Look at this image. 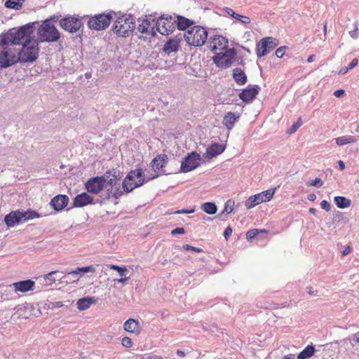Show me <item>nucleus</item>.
I'll use <instances>...</instances> for the list:
<instances>
[{
  "label": "nucleus",
  "mask_w": 359,
  "mask_h": 359,
  "mask_svg": "<svg viewBox=\"0 0 359 359\" xmlns=\"http://www.w3.org/2000/svg\"><path fill=\"white\" fill-rule=\"evenodd\" d=\"M104 177V178L105 177L107 178V179H105L107 184L110 186L115 185L118 180L116 175L114 174H111V171L106 172Z\"/></svg>",
  "instance_id": "39"
},
{
  "label": "nucleus",
  "mask_w": 359,
  "mask_h": 359,
  "mask_svg": "<svg viewBox=\"0 0 359 359\" xmlns=\"http://www.w3.org/2000/svg\"><path fill=\"white\" fill-rule=\"evenodd\" d=\"M285 49H286V46H280V47L278 48L275 53L276 56L278 58L283 57V56L285 54Z\"/></svg>",
  "instance_id": "48"
},
{
  "label": "nucleus",
  "mask_w": 359,
  "mask_h": 359,
  "mask_svg": "<svg viewBox=\"0 0 359 359\" xmlns=\"http://www.w3.org/2000/svg\"><path fill=\"white\" fill-rule=\"evenodd\" d=\"M257 204L256 199H255V196H250L245 201V205L246 208L250 209L253 207L256 206Z\"/></svg>",
  "instance_id": "42"
},
{
  "label": "nucleus",
  "mask_w": 359,
  "mask_h": 359,
  "mask_svg": "<svg viewBox=\"0 0 359 359\" xmlns=\"http://www.w3.org/2000/svg\"><path fill=\"white\" fill-rule=\"evenodd\" d=\"M225 11L230 16H232L233 13L235 12L232 8H226L225 9Z\"/></svg>",
  "instance_id": "58"
},
{
  "label": "nucleus",
  "mask_w": 359,
  "mask_h": 359,
  "mask_svg": "<svg viewBox=\"0 0 359 359\" xmlns=\"http://www.w3.org/2000/svg\"><path fill=\"white\" fill-rule=\"evenodd\" d=\"M353 340L357 344L359 345V333H355L353 335Z\"/></svg>",
  "instance_id": "61"
},
{
  "label": "nucleus",
  "mask_w": 359,
  "mask_h": 359,
  "mask_svg": "<svg viewBox=\"0 0 359 359\" xmlns=\"http://www.w3.org/2000/svg\"><path fill=\"white\" fill-rule=\"evenodd\" d=\"M95 303L93 297H86L78 300L77 308L80 311L88 309L92 304Z\"/></svg>",
  "instance_id": "32"
},
{
  "label": "nucleus",
  "mask_w": 359,
  "mask_h": 359,
  "mask_svg": "<svg viewBox=\"0 0 359 359\" xmlns=\"http://www.w3.org/2000/svg\"><path fill=\"white\" fill-rule=\"evenodd\" d=\"M334 203L339 208H348L351 205V201L344 196L334 197Z\"/></svg>",
  "instance_id": "37"
},
{
  "label": "nucleus",
  "mask_w": 359,
  "mask_h": 359,
  "mask_svg": "<svg viewBox=\"0 0 359 359\" xmlns=\"http://www.w3.org/2000/svg\"><path fill=\"white\" fill-rule=\"evenodd\" d=\"M315 353V348L313 346H307L298 355V359H307L311 358Z\"/></svg>",
  "instance_id": "34"
},
{
  "label": "nucleus",
  "mask_w": 359,
  "mask_h": 359,
  "mask_svg": "<svg viewBox=\"0 0 359 359\" xmlns=\"http://www.w3.org/2000/svg\"><path fill=\"white\" fill-rule=\"evenodd\" d=\"M229 45L228 39L222 35H215L211 37L209 41V48L215 53L217 51H223L227 50Z\"/></svg>",
  "instance_id": "15"
},
{
  "label": "nucleus",
  "mask_w": 359,
  "mask_h": 359,
  "mask_svg": "<svg viewBox=\"0 0 359 359\" xmlns=\"http://www.w3.org/2000/svg\"><path fill=\"white\" fill-rule=\"evenodd\" d=\"M135 29V21L132 15L124 14L118 17L112 25V32L118 37L127 38Z\"/></svg>",
  "instance_id": "2"
},
{
  "label": "nucleus",
  "mask_w": 359,
  "mask_h": 359,
  "mask_svg": "<svg viewBox=\"0 0 359 359\" xmlns=\"http://www.w3.org/2000/svg\"><path fill=\"white\" fill-rule=\"evenodd\" d=\"M124 330L136 335L140 333L141 328L139 322L133 318L127 320L123 325Z\"/></svg>",
  "instance_id": "21"
},
{
  "label": "nucleus",
  "mask_w": 359,
  "mask_h": 359,
  "mask_svg": "<svg viewBox=\"0 0 359 359\" xmlns=\"http://www.w3.org/2000/svg\"><path fill=\"white\" fill-rule=\"evenodd\" d=\"M155 26L160 34L168 35L175 29V20L171 15H163L158 18Z\"/></svg>",
  "instance_id": "10"
},
{
  "label": "nucleus",
  "mask_w": 359,
  "mask_h": 359,
  "mask_svg": "<svg viewBox=\"0 0 359 359\" xmlns=\"http://www.w3.org/2000/svg\"><path fill=\"white\" fill-rule=\"evenodd\" d=\"M351 252V248L349 246L346 247L344 251L342 252L343 255H347Z\"/></svg>",
  "instance_id": "62"
},
{
  "label": "nucleus",
  "mask_w": 359,
  "mask_h": 359,
  "mask_svg": "<svg viewBox=\"0 0 359 359\" xmlns=\"http://www.w3.org/2000/svg\"><path fill=\"white\" fill-rule=\"evenodd\" d=\"M137 32L139 39H149L156 35L155 21L150 18H139L137 21Z\"/></svg>",
  "instance_id": "8"
},
{
  "label": "nucleus",
  "mask_w": 359,
  "mask_h": 359,
  "mask_svg": "<svg viewBox=\"0 0 359 359\" xmlns=\"http://www.w3.org/2000/svg\"><path fill=\"white\" fill-rule=\"evenodd\" d=\"M201 209L205 213L213 215L217 212V208L214 203L206 202L201 205Z\"/></svg>",
  "instance_id": "36"
},
{
  "label": "nucleus",
  "mask_w": 359,
  "mask_h": 359,
  "mask_svg": "<svg viewBox=\"0 0 359 359\" xmlns=\"http://www.w3.org/2000/svg\"><path fill=\"white\" fill-rule=\"evenodd\" d=\"M69 201V200L67 196L59 194L52 198L50 205L56 211H60L67 207Z\"/></svg>",
  "instance_id": "18"
},
{
  "label": "nucleus",
  "mask_w": 359,
  "mask_h": 359,
  "mask_svg": "<svg viewBox=\"0 0 359 359\" xmlns=\"http://www.w3.org/2000/svg\"><path fill=\"white\" fill-rule=\"evenodd\" d=\"M231 233L232 229L230 227H227L224 232V236L225 237L226 239H227L228 237L231 234Z\"/></svg>",
  "instance_id": "55"
},
{
  "label": "nucleus",
  "mask_w": 359,
  "mask_h": 359,
  "mask_svg": "<svg viewBox=\"0 0 359 359\" xmlns=\"http://www.w3.org/2000/svg\"><path fill=\"white\" fill-rule=\"evenodd\" d=\"M235 202L232 199H229L224 205L223 212L226 214L231 213L234 209Z\"/></svg>",
  "instance_id": "41"
},
{
  "label": "nucleus",
  "mask_w": 359,
  "mask_h": 359,
  "mask_svg": "<svg viewBox=\"0 0 359 359\" xmlns=\"http://www.w3.org/2000/svg\"><path fill=\"white\" fill-rule=\"evenodd\" d=\"M57 271H51L44 276V279L48 281L49 284L54 283L55 282V278L53 277V275L55 274Z\"/></svg>",
  "instance_id": "43"
},
{
  "label": "nucleus",
  "mask_w": 359,
  "mask_h": 359,
  "mask_svg": "<svg viewBox=\"0 0 359 359\" xmlns=\"http://www.w3.org/2000/svg\"><path fill=\"white\" fill-rule=\"evenodd\" d=\"M19 217L21 222H25L34 218H39L40 216L36 212L29 210L25 212L19 211Z\"/></svg>",
  "instance_id": "31"
},
{
  "label": "nucleus",
  "mask_w": 359,
  "mask_h": 359,
  "mask_svg": "<svg viewBox=\"0 0 359 359\" xmlns=\"http://www.w3.org/2000/svg\"><path fill=\"white\" fill-rule=\"evenodd\" d=\"M182 248L185 250H191V251H194L196 252H203V249H201L200 248H197V247H194V246L189 245L188 244L183 245Z\"/></svg>",
  "instance_id": "44"
},
{
  "label": "nucleus",
  "mask_w": 359,
  "mask_h": 359,
  "mask_svg": "<svg viewBox=\"0 0 359 359\" xmlns=\"http://www.w3.org/2000/svg\"><path fill=\"white\" fill-rule=\"evenodd\" d=\"M37 35L41 42H55L60 38V33L49 20H45L41 25L38 29Z\"/></svg>",
  "instance_id": "6"
},
{
  "label": "nucleus",
  "mask_w": 359,
  "mask_h": 359,
  "mask_svg": "<svg viewBox=\"0 0 359 359\" xmlns=\"http://www.w3.org/2000/svg\"><path fill=\"white\" fill-rule=\"evenodd\" d=\"M316 198V196L314 194H311L308 196V199L309 201H314Z\"/></svg>",
  "instance_id": "64"
},
{
  "label": "nucleus",
  "mask_w": 359,
  "mask_h": 359,
  "mask_svg": "<svg viewBox=\"0 0 359 359\" xmlns=\"http://www.w3.org/2000/svg\"><path fill=\"white\" fill-rule=\"evenodd\" d=\"M184 39L187 43L194 46H203L208 39V31L203 27L194 25L185 32Z\"/></svg>",
  "instance_id": "5"
},
{
  "label": "nucleus",
  "mask_w": 359,
  "mask_h": 359,
  "mask_svg": "<svg viewBox=\"0 0 359 359\" xmlns=\"http://www.w3.org/2000/svg\"><path fill=\"white\" fill-rule=\"evenodd\" d=\"M358 63V60L357 58H354L351 63L348 65V67L350 69L354 68Z\"/></svg>",
  "instance_id": "53"
},
{
  "label": "nucleus",
  "mask_w": 359,
  "mask_h": 359,
  "mask_svg": "<svg viewBox=\"0 0 359 359\" xmlns=\"http://www.w3.org/2000/svg\"><path fill=\"white\" fill-rule=\"evenodd\" d=\"M338 164L340 170H344L345 169V164L342 161H339Z\"/></svg>",
  "instance_id": "60"
},
{
  "label": "nucleus",
  "mask_w": 359,
  "mask_h": 359,
  "mask_svg": "<svg viewBox=\"0 0 359 359\" xmlns=\"http://www.w3.org/2000/svg\"><path fill=\"white\" fill-rule=\"evenodd\" d=\"M168 162V156L165 154L156 156L151 161V167L156 170H159L165 166Z\"/></svg>",
  "instance_id": "23"
},
{
  "label": "nucleus",
  "mask_w": 359,
  "mask_h": 359,
  "mask_svg": "<svg viewBox=\"0 0 359 359\" xmlns=\"http://www.w3.org/2000/svg\"><path fill=\"white\" fill-rule=\"evenodd\" d=\"M278 46L277 40L273 37H266L262 39L257 44V55L262 57Z\"/></svg>",
  "instance_id": "12"
},
{
  "label": "nucleus",
  "mask_w": 359,
  "mask_h": 359,
  "mask_svg": "<svg viewBox=\"0 0 359 359\" xmlns=\"http://www.w3.org/2000/svg\"><path fill=\"white\" fill-rule=\"evenodd\" d=\"M323 182L320 178H316L314 180L309 182L307 185L312 187H320Z\"/></svg>",
  "instance_id": "46"
},
{
  "label": "nucleus",
  "mask_w": 359,
  "mask_h": 359,
  "mask_svg": "<svg viewBox=\"0 0 359 359\" xmlns=\"http://www.w3.org/2000/svg\"><path fill=\"white\" fill-rule=\"evenodd\" d=\"M34 281L32 280H25L13 283L12 287L15 292H27L32 291L34 288Z\"/></svg>",
  "instance_id": "19"
},
{
  "label": "nucleus",
  "mask_w": 359,
  "mask_h": 359,
  "mask_svg": "<svg viewBox=\"0 0 359 359\" xmlns=\"http://www.w3.org/2000/svg\"><path fill=\"white\" fill-rule=\"evenodd\" d=\"M33 27L30 24L25 25L20 27L18 29H11L2 37L5 39L8 43L11 42L15 45H22L24 43L30 41L33 39Z\"/></svg>",
  "instance_id": "3"
},
{
  "label": "nucleus",
  "mask_w": 359,
  "mask_h": 359,
  "mask_svg": "<svg viewBox=\"0 0 359 359\" xmlns=\"http://www.w3.org/2000/svg\"><path fill=\"white\" fill-rule=\"evenodd\" d=\"M225 148L226 147L224 144L219 143L212 144L207 149V154L211 158L215 157L222 154L224 151Z\"/></svg>",
  "instance_id": "24"
},
{
  "label": "nucleus",
  "mask_w": 359,
  "mask_h": 359,
  "mask_svg": "<svg viewBox=\"0 0 359 359\" xmlns=\"http://www.w3.org/2000/svg\"><path fill=\"white\" fill-rule=\"evenodd\" d=\"M260 87L257 85L248 86L239 93V98L245 103H251L259 94Z\"/></svg>",
  "instance_id": "17"
},
{
  "label": "nucleus",
  "mask_w": 359,
  "mask_h": 359,
  "mask_svg": "<svg viewBox=\"0 0 359 359\" xmlns=\"http://www.w3.org/2000/svg\"><path fill=\"white\" fill-rule=\"evenodd\" d=\"M26 0H7L5 3V6L8 8L18 11L22 8V4Z\"/></svg>",
  "instance_id": "35"
},
{
  "label": "nucleus",
  "mask_w": 359,
  "mask_h": 359,
  "mask_svg": "<svg viewBox=\"0 0 359 359\" xmlns=\"http://www.w3.org/2000/svg\"><path fill=\"white\" fill-rule=\"evenodd\" d=\"M235 55L233 49H227L224 53H217L213 57V61L217 67L226 68L233 63Z\"/></svg>",
  "instance_id": "11"
},
{
  "label": "nucleus",
  "mask_w": 359,
  "mask_h": 359,
  "mask_svg": "<svg viewBox=\"0 0 359 359\" xmlns=\"http://www.w3.org/2000/svg\"><path fill=\"white\" fill-rule=\"evenodd\" d=\"M95 273V269L93 266H88L83 267H78L74 271H72L67 273V276H72L74 278L73 281H77L79 280L78 275L80 273Z\"/></svg>",
  "instance_id": "29"
},
{
  "label": "nucleus",
  "mask_w": 359,
  "mask_h": 359,
  "mask_svg": "<svg viewBox=\"0 0 359 359\" xmlns=\"http://www.w3.org/2000/svg\"><path fill=\"white\" fill-rule=\"evenodd\" d=\"M239 117V116H236L233 112H228L223 118L222 124L229 130H231Z\"/></svg>",
  "instance_id": "25"
},
{
  "label": "nucleus",
  "mask_w": 359,
  "mask_h": 359,
  "mask_svg": "<svg viewBox=\"0 0 359 359\" xmlns=\"http://www.w3.org/2000/svg\"><path fill=\"white\" fill-rule=\"evenodd\" d=\"M201 156L196 151H193L184 158L180 166V170L188 172L200 165Z\"/></svg>",
  "instance_id": "13"
},
{
  "label": "nucleus",
  "mask_w": 359,
  "mask_h": 359,
  "mask_svg": "<svg viewBox=\"0 0 359 359\" xmlns=\"http://www.w3.org/2000/svg\"><path fill=\"white\" fill-rule=\"evenodd\" d=\"M349 34H350L351 36L353 39H357L358 36V34L357 31L350 32Z\"/></svg>",
  "instance_id": "59"
},
{
  "label": "nucleus",
  "mask_w": 359,
  "mask_h": 359,
  "mask_svg": "<svg viewBox=\"0 0 359 359\" xmlns=\"http://www.w3.org/2000/svg\"><path fill=\"white\" fill-rule=\"evenodd\" d=\"M4 221L8 227L14 226L20 222L19 211H12L5 217Z\"/></svg>",
  "instance_id": "28"
},
{
  "label": "nucleus",
  "mask_w": 359,
  "mask_h": 359,
  "mask_svg": "<svg viewBox=\"0 0 359 359\" xmlns=\"http://www.w3.org/2000/svg\"><path fill=\"white\" fill-rule=\"evenodd\" d=\"M320 207L322 209L326 210V211H330V203L325 201V200H323L320 202Z\"/></svg>",
  "instance_id": "50"
},
{
  "label": "nucleus",
  "mask_w": 359,
  "mask_h": 359,
  "mask_svg": "<svg viewBox=\"0 0 359 359\" xmlns=\"http://www.w3.org/2000/svg\"><path fill=\"white\" fill-rule=\"evenodd\" d=\"M185 233L184 229L182 227H177L171 231L172 235L184 234Z\"/></svg>",
  "instance_id": "51"
},
{
  "label": "nucleus",
  "mask_w": 359,
  "mask_h": 359,
  "mask_svg": "<svg viewBox=\"0 0 359 359\" xmlns=\"http://www.w3.org/2000/svg\"><path fill=\"white\" fill-rule=\"evenodd\" d=\"M236 20H239L243 24H249L251 22V20L249 17L241 15H240V17H238Z\"/></svg>",
  "instance_id": "49"
},
{
  "label": "nucleus",
  "mask_w": 359,
  "mask_h": 359,
  "mask_svg": "<svg viewBox=\"0 0 359 359\" xmlns=\"http://www.w3.org/2000/svg\"><path fill=\"white\" fill-rule=\"evenodd\" d=\"M147 359H163V357L158 355H150L147 358Z\"/></svg>",
  "instance_id": "63"
},
{
  "label": "nucleus",
  "mask_w": 359,
  "mask_h": 359,
  "mask_svg": "<svg viewBox=\"0 0 359 359\" xmlns=\"http://www.w3.org/2000/svg\"><path fill=\"white\" fill-rule=\"evenodd\" d=\"M60 25L65 31L75 33L83 26V23L79 18L68 16L60 20Z\"/></svg>",
  "instance_id": "14"
},
{
  "label": "nucleus",
  "mask_w": 359,
  "mask_h": 359,
  "mask_svg": "<svg viewBox=\"0 0 359 359\" xmlns=\"http://www.w3.org/2000/svg\"><path fill=\"white\" fill-rule=\"evenodd\" d=\"M180 48V43L177 40L175 39H170L168 41L163 47V50L170 54L171 53H175Z\"/></svg>",
  "instance_id": "30"
},
{
  "label": "nucleus",
  "mask_w": 359,
  "mask_h": 359,
  "mask_svg": "<svg viewBox=\"0 0 359 359\" xmlns=\"http://www.w3.org/2000/svg\"><path fill=\"white\" fill-rule=\"evenodd\" d=\"M121 344L126 348H130L133 346V341L130 337H125L121 340Z\"/></svg>",
  "instance_id": "45"
},
{
  "label": "nucleus",
  "mask_w": 359,
  "mask_h": 359,
  "mask_svg": "<svg viewBox=\"0 0 359 359\" xmlns=\"http://www.w3.org/2000/svg\"><path fill=\"white\" fill-rule=\"evenodd\" d=\"M39 47L38 41L34 38L24 43L19 50V62L22 63L33 62L39 57Z\"/></svg>",
  "instance_id": "4"
},
{
  "label": "nucleus",
  "mask_w": 359,
  "mask_h": 359,
  "mask_svg": "<svg viewBox=\"0 0 359 359\" xmlns=\"http://www.w3.org/2000/svg\"><path fill=\"white\" fill-rule=\"evenodd\" d=\"M260 233H267L268 231L266 229H253L249 230L246 233V238L248 241H250V240L255 238Z\"/></svg>",
  "instance_id": "38"
},
{
  "label": "nucleus",
  "mask_w": 359,
  "mask_h": 359,
  "mask_svg": "<svg viewBox=\"0 0 359 359\" xmlns=\"http://www.w3.org/2000/svg\"><path fill=\"white\" fill-rule=\"evenodd\" d=\"M144 175L142 169H135L128 172L123 182L125 191L130 192L143 184Z\"/></svg>",
  "instance_id": "7"
},
{
  "label": "nucleus",
  "mask_w": 359,
  "mask_h": 359,
  "mask_svg": "<svg viewBox=\"0 0 359 359\" xmlns=\"http://www.w3.org/2000/svg\"><path fill=\"white\" fill-rule=\"evenodd\" d=\"M105 182L104 177H95L87 181L85 187L89 193L97 194L103 189Z\"/></svg>",
  "instance_id": "16"
},
{
  "label": "nucleus",
  "mask_w": 359,
  "mask_h": 359,
  "mask_svg": "<svg viewBox=\"0 0 359 359\" xmlns=\"http://www.w3.org/2000/svg\"><path fill=\"white\" fill-rule=\"evenodd\" d=\"M109 267L110 269L116 271L121 277L126 276L128 272V269L126 266H119L115 264H109Z\"/></svg>",
  "instance_id": "40"
},
{
  "label": "nucleus",
  "mask_w": 359,
  "mask_h": 359,
  "mask_svg": "<svg viewBox=\"0 0 359 359\" xmlns=\"http://www.w3.org/2000/svg\"><path fill=\"white\" fill-rule=\"evenodd\" d=\"M275 191L276 189H271L255 194V199H256L257 204L271 201L275 194Z\"/></svg>",
  "instance_id": "22"
},
{
  "label": "nucleus",
  "mask_w": 359,
  "mask_h": 359,
  "mask_svg": "<svg viewBox=\"0 0 359 359\" xmlns=\"http://www.w3.org/2000/svg\"><path fill=\"white\" fill-rule=\"evenodd\" d=\"M349 67H344L343 68H341L339 72V74H346L348 70H349Z\"/></svg>",
  "instance_id": "57"
},
{
  "label": "nucleus",
  "mask_w": 359,
  "mask_h": 359,
  "mask_svg": "<svg viewBox=\"0 0 359 359\" xmlns=\"http://www.w3.org/2000/svg\"><path fill=\"white\" fill-rule=\"evenodd\" d=\"M128 277H126V276L121 277L119 279L115 280V281H116L119 283H125L128 280Z\"/></svg>",
  "instance_id": "56"
},
{
  "label": "nucleus",
  "mask_w": 359,
  "mask_h": 359,
  "mask_svg": "<svg viewBox=\"0 0 359 359\" xmlns=\"http://www.w3.org/2000/svg\"><path fill=\"white\" fill-rule=\"evenodd\" d=\"M194 212V209H191V210H184V209H182V210H177L175 212V214H182V213H192Z\"/></svg>",
  "instance_id": "52"
},
{
  "label": "nucleus",
  "mask_w": 359,
  "mask_h": 359,
  "mask_svg": "<svg viewBox=\"0 0 359 359\" xmlns=\"http://www.w3.org/2000/svg\"><path fill=\"white\" fill-rule=\"evenodd\" d=\"M302 125V121L301 120V118L298 119V121L294 123L291 128L290 129V133H294L297 131V130Z\"/></svg>",
  "instance_id": "47"
},
{
  "label": "nucleus",
  "mask_w": 359,
  "mask_h": 359,
  "mask_svg": "<svg viewBox=\"0 0 359 359\" xmlns=\"http://www.w3.org/2000/svg\"><path fill=\"white\" fill-rule=\"evenodd\" d=\"M93 203H94L93 198L86 192L78 194L73 201V205L76 208H81Z\"/></svg>",
  "instance_id": "20"
},
{
  "label": "nucleus",
  "mask_w": 359,
  "mask_h": 359,
  "mask_svg": "<svg viewBox=\"0 0 359 359\" xmlns=\"http://www.w3.org/2000/svg\"><path fill=\"white\" fill-rule=\"evenodd\" d=\"M344 94V90L339 89L334 92V95L337 97H340Z\"/></svg>",
  "instance_id": "54"
},
{
  "label": "nucleus",
  "mask_w": 359,
  "mask_h": 359,
  "mask_svg": "<svg viewBox=\"0 0 359 359\" xmlns=\"http://www.w3.org/2000/svg\"><path fill=\"white\" fill-rule=\"evenodd\" d=\"M233 78L239 86H243L247 82V76L241 68H236L233 70Z\"/></svg>",
  "instance_id": "27"
},
{
  "label": "nucleus",
  "mask_w": 359,
  "mask_h": 359,
  "mask_svg": "<svg viewBox=\"0 0 359 359\" xmlns=\"http://www.w3.org/2000/svg\"><path fill=\"white\" fill-rule=\"evenodd\" d=\"M357 139L353 136H341L335 138V142L338 146H343L350 143H354Z\"/></svg>",
  "instance_id": "33"
},
{
  "label": "nucleus",
  "mask_w": 359,
  "mask_h": 359,
  "mask_svg": "<svg viewBox=\"0 0 359 359\" xmlns=\"http://www.w3.org/2000/svg\"><path fill=\"white\" fill-rule=\"evenodd\" d=\"M0 67L6 68L19 62V49L16 45L2 37L0 42Z\"/></svg>",
  "instance_id": "1"
},
{
  "label": "nucleus",
  "mask_w": 359,
  "mask_h": 359,
  "mask_svg": "<svg viewBox=\"0 0 359 359\" xmlns=\"http://www.w3.org/2000/svg\"><path fill=\"white\" fill-rule=\"evenodd\" d=\"M194 24V21L181 15H177V20H175V25H177V27L180 30L189 29Z\"/></svg>",
  "instance_id": "26"
},
{
  "label": "nucleus",
  "mask_w": 359,
  "mask_h": 359,
  "mask_svg": "<svg viewBox=\"0 0 359 359\" xmlns=\"http://www.w3.org/2000/svg\"><path fill=\"white\" fill-rule=\"evenodd\" d=\"M111 20V13L97 14L89 19L88 26L91 29L104 30L109 26Z\"/></svg>",
  "instance_id": "9"
}]
</instances>
